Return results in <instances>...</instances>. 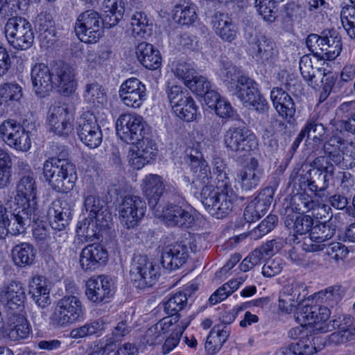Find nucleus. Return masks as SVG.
Returning a JSON list of instances; mask_svg holds the SVG:
<instances>
[{
    "label": "nucleus",
    "mask_w": 355,
    "mask_h": 355,
    "mask_svg": "<svg viewBox=\"0 0 355 355\" xmlns=\"http://www.w3.org/2000/svg\"><path fill=\"white\" fill-rule=\"evenodd\" d=\"M253 59L260 64L272 67L279 58V49L274 41L265 35L258 37L250 45Z\"/></svg>",
    "instance_id": "16"
},
{
    "label": "nucleus",
    "mask_w": 355,
    "mask_h": 355,
    "mask_svg": "<svg viewBox=\"0 0 355 355\" xmlns=\"http://www.w3.org/2000/svg\"><path fill=\"white\" fill-rule=\"evenodd\" d=\"M83 99L88 104L96 107H103L107 103V96L105 88L94 81L85 86Z\"/></svg>",
    "instance_id": "43"
},
{
    "label": "nucleus",
    "mask_w": 355,
    "mask_h": 355,
    "mask_svg": "<svg viewBox=\"0 0 355 355\" xmlns=\"http://www.w3.org/2000/svg\"><path fill=\"white\" fill-rule=\"evenodd\" d=\"M172 110L177 116L187 122L195 120L198 114V107L190 95L178 104L173 105Z\"/></svg>",
    "instance_id": "46"
},
{
    "label": "nucleus",
    "mask_w": 355,
    "mask_h": 355,
    "mask_svg": "<svg viewBox=\"0 0 355 355\" xmlns=\"http://www.w3.org/2000/svg\"><path fill=\"white\" fill-rule=\"evenodd\" d=\"M149 26L146 14L142 11H136L130 17V29L137 36L144 37Z\"/></svg>",
    "instance_id": "55"
},
{
    "label": "nucleus",
    "mask_w": 355,
    "mask_h": 355,
    "mask_svg": "<svg viewBox=\"0 0 355 355\" xmlns=\"http://www.w3.org/2000/svg\"><path fill=\"white\" fill-rule=\"evenodd\" d=\"M25 300V290L21 282L12 281L0 289L1 303L13 312L22 311Z\"/></svg>",
    "instance_id": "22"
},
{
    "label": "nucleus",
    "mask_w": 355,
    "mask_h": 355,
    "mask_svg": "<svg viewBox=\"0 0 355 355\" xmlns=\"http://www.w3.org/2000/svg\"><path fill=\"white\" fill-rule=\"evenodd\" d=\"M238 122V126H232L226 132L225 143L232 151L248 153L257 146L255 135L246 128L242 120Z\"/></svg>",
    "instance_id": "15"
},
{
    "label": "nucleus",
    "mask_w": 355,
    "mask_h": 355,
    "mask_svg": "<svg viewBox=\"0 0 355 355\" xmlns=\"http://www.w3.org/2000/svg\"><path fill=\"white\" fill-rule=\"evenodd\" d=\"M187 293L183 291L178 292L170 297L164 304V311L167 314H179L187 304Z\"/></svg>",
    "instance_id": "56"
},
{
    "label": "nucleus",
    "mask_w": 355,
    "mask_h": 355,
    "mask_svg": "<svg viewBox=\"0 0 355 355\" xmlns=\"http://www.w3.org/2000/svg\"><path fill=\"white\" fill-rule=\"evenodd\" d=\"M340 19L345 30L351 38H355V10L343 7L340 12Z\"/></svg>",
    "instance_id": "61"
},
{
    "label": "nucleus",
    "mask_w": 355,
    "mask_h": 355,
    "mask_svg": "<svg viewBox=\"0 0 355 355\" xmlns=\"http://www.w3.org/2000/svg\"><path fill=\"white\" fill-rule=\"evenodd\" d=\"M73 110L67 104L55 103L48 113L50 130L60 136H67L73 130Z\"/></svg>",
    "instance_id": "14"
},
{
    "label": "nucleus",
    "mask_w": 355,
    "mask_h": 355,
    "mask_svg": "<svg viewBox=\"0 0 355 355\" xmlns=\"http://www.w3.org/2000/svg\"><path fill=\"white\" fill-rule=\"evenodd\" d=\"M233 91L245 106H250L253 102H256V99L261 95L257 83L249 77H241Z\"/></svg>",
    "instance_id": "38"
},
{
    "label": "nucleus",
    "mask_w": 355,
    "mask_h": 355,
    "mask_svg": "<svg viewBox=\"0 0 355 355\" xmlns=\"http://www.w3.org/2000/svg\"><path fill=\"white\" fill-rule=\"evenodd\" d=\"M22 96V87L16 83H7L0 86V105H10L19 102Z\"/></svg>",
    "instance_id": "48"
},
{
    "label": "nucleus",
    "mask_w": 355,
    "mask_h": 355,
    "mask_svg": "<svg viewBox=\"0 0 355 355\" xmlns=\"http://www.w3.org/2000/svg\"><path fill=\"white\" fill-rule=\"evenodd\" d=\"M36 198L37 187L35 179L30 174L24 175L17 184L15 204L17 206H23L38 211Z\"/></svg>",
    "instance_id": "21"
},
{
    "label": "nucleus",
    "mask_w": 355,
    "mask_h": 355,
    "mask_svg": "<svg viewBox=\"0 0 355 355\" xmlns=\"http://www.w3.org/2000/svg\"><path fill=\"white\" fill-rule=\"evenodd\" d=\"M219 76L230 91L235 89L236 85L241 77H247L241 74V71L226 58H221L220 61Z\"/></svg>",
    "instance_id": "42"
},
{
    "label": "nucleus",
    "mask_w": 355,
    "mask_h": 355,
    "mask_svg": "<svg viewBox=\"0 0 355 355\" xmlns=\"http://www.w3.org/2000/svg\"><path fill=\"white\" fill-rule=\"evenodd\" d=\"M191 171L194 174L191 187L196 191L211 183V171L204 157H189Z\"/></svg>",
    "instance_id": "33"
},
{
    "label": "nucleus",
    "mask_w": 355,
    "mask_h": 355,
    "mask_svg": "<svg viewBox=\"0 0 355 355\" xmlns=\"http://www.w3.org/2000/svg\"><path fill=\"white\" fill-rule=\"evenodd\" d=\"M4 33L9 44L15 49L25 51L29 49L35 41V32L32 24L22 17L8 19Z\"/></svg>",
    "instance_id": "4"
},
{
    "label": "nucleus",
    "mask_w": 355,
    "mask_h": 355,
    "mask_svg": "<svg viewBox=\"0 0 355 355\" xmlns=\"http://www.w3.org/2000/svg\"><path fill=\"white\" fill-rule=\"evenodd\" d=\"M353 147L352 144L342 138L333 136L324 143L323 149L327 155H343L349 153Z\"/></svg>",
    "instance_id": "52"
},
{
    "label": "nucleus",
    "mask_w": 355,
    "mask_h": 355,
    "mask_svg": "<svg viewBox=\"0 0 355 355\" xmlns=\"http://www.w3.org/2000/svg\"><path fill=\"white\" fill-rule=\"evenodd\" d=\"M284 224L288 229L292 230L294 233L302 235L311 230L313 220L309 216L293 213L286 215Z\"/></svg>",
    "instance_id": "45"
},
{
    "label": "nucleus",
    "mask_w": 355,
    "mask_h": 355,
    "mask_svg": "<svg viewBox=\"0 0 355 355\" xmlns=\"http://www.w3.org/2000/svg\"><path fill=\"white\" fill-rule=\"evenodd\" d=\"M166 93L172 107L173 105L178 104L189 95L182 86L173 84L171 85L169 82L167 83Z\"/></svg>",
    "instance_id": "64"
},
{
    "label": "nucleus",
    "mask_w": 355,
    "mask_h": 355,
    "mask_svg": "<svg viewBox=\"0 0 355 355\" xmlns=\"http://www.w3.org/2000/svg\"><path fill=\"white\" fill-rule=\"evenodd\" d=\"M261 171L258 167V161L252 157L250 163L242 166L236 173V180L241 184L243 190L250 191L259 184Z\"/></svg>",
    "instance_id": "32"
},
{
    "label": "nucleus",
    "mask_w": 355,
    "mask_h": 355,
    "mask_svg": "<svg viewBox=\"0 0 355 355\" xmlns=\"http://www.w3.org/2000/svg\"><path fill=\"white\" fill-rule=\"evenodd\" d=\"M136 56L138 61L149 70H156L162 65L159 51L151 44L143 42L136 48Z\"/></svg>",
    "instance_id": "34"
},
{
    "label": "nucleus",
    "mask_w": 355,
    "mask_h": 355,
    "mask_svg": "<svg viewBox=\"0 0 355 355\" xmlns=\"http://www.w3.org/2000/svg\"><path fill=\"white\" fill-rule=\"evenodd\" d=\"M108 259L106 249L97 244H90L85 247L80 255V263L85 272L94 271L103 266Z\"/></svg>",
    "instance_id": "23"
},
{
    "label": "nucleus",
    "mask_w": 355,
    "mask_h": 355,
    "mask_svg": "<svg viewBox=\"0 0 355 355\" xmlns=\"http://www.w3.org/2000/svg\"><path fill=\"white\" fill-rule=\"evenodd\" d=\"M171 70L177 78L184 81V85L196 73L191 64L182 60L174 61Z\"/></svg>",
    "instance_id": "57"
},
{
    "label": "nucleus",
    "mask_w": 355,
    "mask_h": 355,
    "mask_svg": "<svg viewBox=\"0 0 355 355\" xmlns=\"http://www.w3.org/2000/svg\"><path fill=\"white\" fill-rule=\"evenodd\" d=\"M330 309L322 305L302 306L296 313L295 318L300 324H305L313 328L317 333L324 334L331 331Z\"/></svg>",
    "instance_id": "6"
},
{
    "label": "nucleus",
    "mask_w": 355,
    "mask_h": 355,
    "mask_svg": "<svg viewBox=\"0 0 355 355\" xmlns=\"http://www.w3.org/2000/svg\"><path fill=\"white\" fill-rule=\"evenodd\" d=\"M114 293V284L109 276L101 275L92 277L86 282L85 295L93 303H108L113 298Z\"/></svg>",
    "instance_id": "12"
},
{
    "label": "nucleus",
    "mask_w": 355,
    "mask_h": 355,
    "mask_svg": "<svg viewBox=\"0 0 355 355\" xmlns=\"http://www.w3.org/2000/svg\"><path fill=\"white\" fill-rule=\"evenodd\" d=\"M239 196L231 185L209 184L201 189L200 200L210 215L217 219L227 217L233 210Z\"/></svg>",
    "instance_id": "1"
},
{
    "label": "nucleus",
    "mask_w": 355,
    "mask_h": 355,
    "mask_svg": "<svg viewBox=\"0 0 355 355\" xmlns=\"http://www.w3.org/2000/svg\"><path fill=\"white\" fill-rule=\"evenodd\" d=\"M36 250L28 243H21L15 245L11 250V257L17 267L25 268L34 263Z\"/></svg>",
    "instance_id": "41"
},
{
    "label": "nucleus",
    "mask_w": 355,
    "mask_h": 355,
    "mask_svg": "<svg viewBox=\"0 0 355 355\" xmlns=\"http://www.w3.org/2000/svg\"><path fill=\"white\" fill-rule=\"evenodd\" d=\"M157 216L163 218L168 226L189 227L195 221L193 214L181 206L170 204L162 208V211H155Z\"/></svg>",
    "instance_id": "24"
},
{
    "label": "nucleus",
    "mask_w": 355,
    "mask_h": 355,
    "mask_svg": "<svg viewBox=\"0 0 355 355\" xmlns=\"http://www.w3.org/2000/svg\"><path fill=\"white\" fill-rule=\"evenodd\" d=\"M311 299L318 303V305L333 307L340 300L339 288L332 286L328 287L315 293L311 295Z\"/></svg>",
    "instance_id": "53"
},
{
    "label": "nucleus",
    "mask_w": 355,
    "mask_h": 355,
    "mask_svg": "<svg viewBox=\"0 0 355 355\" xmlns=\"http://www.w3.org/2000/svg\"><path fill=\"white\" fill-rule=\"evenodd\" d=\"M300 71L304 80L313 87H319V79L324 68L314 67L311 58L308 55H303L299 62Z\"/></svg>",
    "instance_id": "44"
},
{
    "label": "nucleus",
    "mask_w": 355,
    "mask_h": 355,
    "mask_svg": "<svg viewBox=\"0 0 355 355\" xmlns=\"http://www.w3.org/2000/svg\"><path fill=\"white\" fill-rule=\"evenodd\" d=\"M146 203L140 196H125L119 206V219L128 229L137 226L145 216Z\"/></svg>",
    "instance_id": "10"
},
{
    "label": "nucleus",
    "mask_w": 355,
    "mask_h": 355,
    "mask_svg": "<svg viewBox=\"0 0 355 355\" xmlns=\"http://www.w3.org/2000/svg\"><path fill=\"white\" fill-rule=\"evenodd\" d=\"M213 176L211 184L214 186L231 185L230 179L226 172V164L221 159V157H214L213 160Z\"/></svg>",
    "instance_id": "54"
},
{
    "label": "nucleus",
    "mask_w": 355,
    "mask_h": 355,
    "mask_svg": "<svg viewBox=\"0 0 355 355\" xmlns=\"http://www.w3.org/2000/svg\"><path fill=\"white\" fill-rule=\"evenodd\" d=\"M277 2V0H255V7L266 21L269 23L275 21Z\"/></svg>",
    "instance_id": "59"
},
{
    "label": "nucleus",
    "mask_w": 355,
    "mask_h": 355,
    "mask_svg": "<svg viewBox=\"0 0 355 355\" xmlns=\"http://www.w3.org/2000/svg\"><path fill=\"white\" fill-rule=\"evenodd\" d=\"M319 207L317 201L306 193H297L291 200L290 208L297 214H304Z\"/></svg>",
    "instance_id": "47"
},
{
    "label": "nucleus",
    "mask_w": 355,
    "mask_h": 355,
    "mask_svg": "<svg viewBox=\"0 0 355 355\" xmlns=\"http://www.w3.org/2000/svg\"><path fill=\"white\" fill-rule=\"evenodd\" d=\"M71 218V209L66 200L54 201L48 210L49 224L53 230L58 231L64 230Z\"/></svg>",
    "instance_id": "29"
},
{
    "label": "nucleus",
    "mask_w": 355,
    "mask_h": 355,
    "mask_svg": "<svg viewBox=\"0 0 355 355\" xmlns=\"http://www.w3.org/2000/svg\"><path fill=\"white\" fill-rule=\"evenodd\" d=\"M119 95L126 106L139 108L146 99V88L139 79L131 78L121 85Z\"/></svg>",
    "instance_id": "17"
},
{
    "label": "nucleus",
    "mask_w": 355,
    "mask_h": 355,
    "mask_svg": "<svg viewBox=\"0 0 355 355\" xmlns=\"http://www.w3.org/2000/svg\"><path fill=\"white\" fill-rule=\"evenodd\" d=\"M185 85L198 96H202L211 88V84L207 78L202 76H198L197 73Z\"/></svg>",
    "instance_id": "63"
},
{
    "label": "nucleus",
    "mask_w": 355,
    "mask_h": 355,
    "mask_svg": "<svg viewBox=\"0 0 355 355\" xmlns=\"http://www.w3.org/2000/svg\"><path fill=\"white\" fill-rule=\"evenodd\" d=\"M307 295L306 286L300 281L293 280L283 286L279 293L278 309L285 314L295 313Z\"/></svg>",
    "instance_id": "11"
},
{
    "label": "nucleus",
    "mask_w": 355,
    "mask_h": 355,
    "mask_svg": "<svg viewBox=\"0 0 355 355\" xmlns=\"http://www.w3.org/2000/svg\"><path fill=\"white\" fill-rule=\"evenodd\" d=\"M173 11V19L181 26H191L198 19L197 6L191 1L176 4Z\"/></svg>",
    "instance_id": "39"
},
{
    "label": "nucleus",
    "mask_w": 355,
    "mask_h": 355,
    "mask_svg": "<svg viewBox=\"0 0 355 355\" xmlns=\"http://www.w3.org/2000/svg\"><path fill=\"white\" fill-rule=\"evenodd\" d=\"M230 335V327L224 324H216L211 329L205 343L208 355L217 354L223 347Z\"/></svg>",
    "instance_id": "36"
},
{
    "label": "nucleus",
    "mask_w": 355,
    "mask_h": 355,
    "mask_svg": "<svg viewBox=\"0 0 355 355\" xmlns=\"http://www.w3.org/2000/svg\"><path fill=\"white\" fill-rule=\"evenodd\" d=\"M187 258V248L184 245L175 243L164 248L162 264L166 269L174 270L185 263Z\"/></svg>",
    "instance_id": "30"
},
{
    "label": "nucleus",
    "mask_w": 355,
    "mask_h": 355,
    "mask_svg": "<svg viewBox=\"0 0 355 355\" xmlns=\"http://www.w3.org/2000/svg\"><path fill=\"white\" fill-rule=\"evenodd\" d=\"M84 205L86 211L89 212V219L92 221L95 220L96 225L104 227L108 225L112 215L99 197L94 195L86 196Z\"/></svg>",
    "instance_id": "28"
},
{
    "label": "nucleus",
    "mask_w": 355,
    "mask_h": 355,
    "mask_svg": "<svg viewBox=\"0 0 355 355\" xmlns=\"http://www.w3.org/2000/svg\"><path fill=\"white\" fill-rule=\"evenodd\" d=\"M141 187L150 207L155 211H159L158 202L165 190L162 178L156 174H149L143 179Z\"/></svg>",
    "instance_id": "25"
},
{
    "label": "nucleus",
    "mask_w": 355,
    "mask_h": 355,
    "mask_svg": "<svg viewBox=\"0 0 355 355\" xmlns=\"http://www.w3.org/2000/svg\"><path fill=\"white\" fill-rule=\"evenodd\" d=\"M147 124L140 115L135 114H121L116 122V134L126 143L123 149L128 155L138 153L143 144Z\"/></svg>",
    "instance_id": "2"
},
{
    "label": "nucleus",
    "mask_w": 355,
    "mask_h": 355,
    "mask_svg": "<svg viewBox=\"0 0 355 355\" xmlns=\"http://www.w3.org/2000/svg\"><path fill=\"white\" fill-rule=\"evenodd\" d=\"M130 274L131 281L139 288L153 286L160 275L159 266L142 255L133 257Z\"/></svg>",
    "instance_id": "8"
},
{
    "label": "nucleus",
    "mask_w": 355,
    "mask_h": 355,
    "mask_svg": "<svg viewBox=\"0 0 355 355\" xmlns=\"http://www.w3.org/2000/svg\"><path fill=\"white\" fill-rule=\"evenodd\" d=\"M318 338L312 335L302 336L297 342L291 343L284 348L282 354L284 355H312L320 350V348L315 346V340L318 341Z\"/></svg>",
    "instance_id": "40"
},
{
    "label": "nucleus",
    "mask_w": 355,
    "mask_h": 355,
    "mask_svg": "<svg viewBox=\"0 0 355 355\" xmlns=\"http://www.w3.org/2000/svg\"><path fill=\"white\" fill-rule=\"evenodd\" d=\"M104 330V322L99 319L90 321L84 325L73 329L70 332V336L73 338H83L93 335L99 336L102 334Z\"/></svg>",
    "instance_id": "51"
},
{
    "label": "nucleus",
    "mask_w": 355,
    "mask_h": 355,
    "mask_svg": "<svg viewBox=\"0 0 355 355\" xmlns=\"http://www.w3.org/2000/svg\"><path fill=\"white\" fill-rule=\"evenodd\" d=\"M55 73L53 87H58L60 92L64 96L73 94L77 86L73 69L69 64L62 63L55 68Z\"/></svg>",
    "instance_id": "27"
},
{
    "label": "nucleus",
    "mask_w": 355,
    "mask_h": 355,
    "mask_svg": "<svg viewBox=\"0 0 355 355\" xmlns=\"http://www.w3.org/2000/svg\"><path fill=\"white\" fill-rule=\"evenodd\" d=\"M273 198V191L270 188L261 191L255 198L250 202L254 205V208L259 214L263 216L270 207Z\"/></svg>",
    "instance_id": "58"
},
{
    "label": "nucleus",
    "mask_w": 355,
    "mask_h": 355,
    "mask_svg": "<svg viewBox=\"0 0 355 355\" xmlns=\"http://www.w3.org/2000/svg\"><path fill=\"white\" fill-rule=\"evenodd\" d=\"M43 173L52 189L60 193L72 190L77 180L75 165L58 157H51L44 162Z\"/></svg>",
    "instance_id": "3"
},
{
    "label": "nucleus",
    "mask_w": 355,
    "mask_h": 355,
    "mask_svg": "<svg viewBox=\"0 0 355 355\" xmlns=\"http://www.w3.org/2000/svg\"><path fill=\"white\" fill-rule=\"evenodd\" d=\"M309 50L317 58L324 60L326 43L324 35L320 36L317 34H310L306 40Z\"/></svg>",
    "instance_id": "60"
},
{
    "label": "nucleus",
    "mask_w": 355,
    "mask_h": 355,
    "mask_svg": "<svg viewBox=\"0 0 355 355\" xmlns=\"http://www.w3.org/2000/svg\"><path fill=\"white\" fill-rule=\"evenodd\" d=\"M329 167H321L313 169V176L311 177L309 182V189L314 193L323 191L329 186V182L332 177L331 171H328Z\"/></svg>",
    "instance_id": "49"
},
{
    "label": "nucleus",
    "mask_w": 355,
    "mask_h": 355,
    "mask_svg": "<svg viewBox=\"0 0 355 355\" xmlns=\"http://www.w3.org/2000/svg\"><path fill=\"white\" fill-rule=\"evenodd\" d=\"M324 34L326 43L324 60H332L337 58L342 50L341 37L336 30H330Z\"/></svg>",
    "instance_id": "50"
},
{
    "label": "nucleus",
    "mask_w": 355,
    "mask_h": 355,
    "mask_svg": "<svg viewBox=\"0 0 355 355\" xmlns=\"http://www.w3.org/2000/svg\"><path fill=\"white\" fill-rule=\"evenodd\" d=\"M74 30L81 42L96 43L103 34V20L97 12L86 10L78 15Z\"/></svg>",
    "instance_id": "7"
},
{
    "label": "nucleus",
    "mask_w": 355,
    "mask_h": 355,
    "mask_svg": "<svg viewBox=\"0 0 355 355\" xmlns=\"http://www.w3.org/2000/svg\"><path fill=\"white\" fill-rule=\"evenodd\" d=\"M79 139L90 148L98 147L102 141V132L96 117L87 112L82 116L77 128Z\"/></svg>",
    "instance_id": "18"
},
{
    "label": "nucleus",
    "mask_w": 355,
    "mask_h": 355,
    "mask_svg": "<svg viewBox=\"0 0 355 355\" xmlns=\"http://www.w3.org/2000/svg\"><path fill=\"white\" fill-rule=\"evenodd\" d=\"M84 313V306L78 297L64 295L56 302L51 320L56 327H67L80 320Z\"/></svg>",
    "instance_id": "5"
},
{
    "label": "nucleus",
    "mask_w": 355,
    "mask_h": 355,
    "mask_svg": "<svg viewBox=\"0 0 355 355\" xmlns=\"http://www.w3.org/2000/svg\"><path fill=\"white\" fill-rule=\"evenodd\" d=\"M331 331L336 328L338 330L329 336L331 344H345L355 339V320L354 317L347 314L334 316L331 320Z\"/></svg>",
    "instance_id": "19"
},
{
    "label": "nucleus",
    "mask_w": 355,
    "mask_h": 355,
    "mask_svg": "<svg viewBox=\"0 0 355 355\" xmlns=\"http://www.w3.org/2000/svg\"><path fill=\"white\" fill-rule=\"evenodd\" d=\"M51 284L44 276L36 275L29 282V293L35 303L41 308H46L51 304Z\"/></svg>",
    "instance_id": "31"
},
{
    "label": "nucleus",
    "mask_w": 355,
    "mask_h": 355,
    "mask_svg": "<svg viewBox=\"0 0 355 355\" xmlns=\"http://www.w3.org/2000/svg\"><path fill=\"white\" fill-rule=\"evenodd\" d=\"M54 73L44 63L35 64L31 71L33 89L39 98L49 96L53 89Z\"/></svg>",
    "instance_id": "20"
},
{
    "label": "nucleus",
    "mask_w": 355,
    "mask_h": 355,
    "mask_svg": "<svg viewBox=\"0 0 355 355\" xmlns=\"http://www.w3.org/2000/svg\"><path fill=\"white\" fill-rule=\"evenodd\" d=\"M335 229L326 223H319L313 226L309 234L310 243H304L303 250L306 252H319L323 250L326 245L323 243L335 234Z\"/></svg>",
    "instance_id": "26"
},
{
    "label": "nucleus",
    "mask_w": 355,
    "mask_h": 355,
    "mask_svg": "<svg viewBox=\"0 0 355 355\" xmlns=\"http://www.w3.org/2000/svg\"><path fill=\"white\" fill-rule=\"evenodd\" d=\"M24 125L15 120L8 119L0 125V135L10 147L22 152L31 148V139Z\"/></svg>",
    "instance_id": "13"
},
{
    "label": "nucleus",
    "mask_w": 355,
    "mask_h": 355,
    "mask_svg": "<svg viewBox=\"0 0 355 355\" xmlns=\"http://www.w3.org/2000/svg\"><path fill=\"white\" fill-rule=\"evenodd\" d=\"M37 212L23 206H17L10 218L6 214L3 220L0 225V238H4L8 233L14 236L24 233L31 221L37 220Z\"/></svg>",
    "instance_id": "9"
},
{
    "label": "nucleus",
    "mask_w": 355,
    "mask_h": 355,
    "mask_svg": "<svg viewBox=\"0 0 355 355\" xmlns=\"http://www.w3.org/2000/svg\"><path fill=\"white\" fill-rule=\"evenodd\" d=\"M7 335L13 341H18L28 337L31 325L26 317L17 312H13L9 318Z\"/></svg>",
    "instance_id": "37"
},
{
    "label": "nucleus",
    "mask_w": 355,
    "mask_h": 355,
    "mask_svg": "<svg viewBox=\"0 0 355 355\" xmlns=\"http://www.w3.org/2000/svg\"><path fill=\"white\" fill-rule=\"evenodd\" d=\"M216 114L223 119L235 121H241L239 115L235 112L231 104L224 98L218 102L217 105L214 108Z\"/></svg>",
    "instance_id": "62"
},
{
    "label": "nucleus",
    "mask_w": 355,
    "mask_h": 355,
    "mask_svg": "<svg viewBox=\"0 0 355 355\" xmlns=\"http://www.w3.org/2000/svg\"><path fill=\"white\" fill-rule=\"evenodd\" d=\"M214 30L223 41L231 42L236 37L237 28L226 13L216 12L212 19Z\"/></svg>",
    "instance_id": "35"
}]
</instances>
